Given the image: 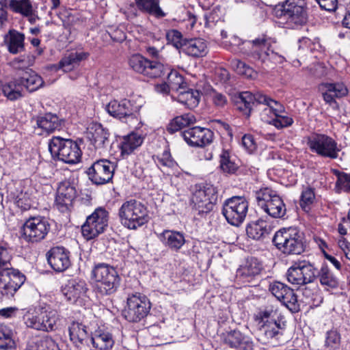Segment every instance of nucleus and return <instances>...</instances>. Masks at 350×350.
I'll use <instances>...</instances> for the list:
<instances>
[{
    "label": "nucleus",
    "mask_w": 350,
    "mask_h": 350,
    "mask_svg": "<svg viewBox=\"0 0 350 350\" xmlns=\"http://www.w3.org/2000/svg\"><path fill=\"white\" fill-rule=\"evenodd\" d=\"M12 255L10 251L0 246V294L1 297L10 298L23 284L25 276L17 269L10 268Z\"/></svg>",
    "instance_id": "1"
},
{
    "label": "nucleus",
    "mask_w": 350,
    "mask_h": 350,
    "mask_svg": "<svg viewBox=\"0 0 350 350\" xmlns=\"http://www.w3.org/2000/svg\"><path fill=\"white\" fill-rule=\"evenodd\" d=\"M274 12L275 16L291 29L303 26L308 21L306 0H286L275 6Z\"/></svg>",
    "instance_id": "2"
},
{
    "label": "nucleus",
    "mask_w": 350,
    "mask_h": 350,
    "mask_svg": "<svg viewBox=\"0 0 350 350\" xmlns=\"http://www.w3.org/2000/svg\"><path fill=\"white\" fill-rule=\"evenodd\" d=\"M303 233L296 227L282 228L276 231L272 242L286 255H298L305 251Z\"/></svg>",
    "instance_id": "3"
},
{
    "label": "nucleus",
    "mask_w": 350,
    "mask_h": 350,
    "mask_svg": "<svg viewBox=\"0 0 350 350\" xmlns=\"http://www.w3.org/2000/svg\"><path fill=\"white\" fill-rule=\"evenodd\" d=\"M91 279L95 283L96 291L101 295L114 293L120 283V278L116 269L106 263H98L94 267Z\"/></svg>",
    "instance_id": "4"
},
{
    "label": "nucleus",
    "mask_w": 350,
    "mask_h": 350,
    "mask_svg": "<svg viewBox=\"0 0 350 350\" xmlns=\"http://www.w3.org/2000/svg\"><path fill=\"white\" fill-rule=\"evenodd\" d=\"M118 215L120 223L131 230H135L148 221L146 207L136 200L124 202L119 209Z\"/></svg>",
    "instance_id": "5"
},
{
    "label": "nucleus",
    "mask_w": 350,
    "mask_h": 350,
    "mask_svg": "<svg viewBox=\"0 0 350 350\" xmlns=\"http://www.w3.org/2000/svg\"><path fill=\"white\" fill-rule=\"evenodd\" d=\"M49 150L53 158L69 164L79 163L82 155L81 150L76 142L59 136L53 137L50 139Z\"/></svg>",
    "instance_id": "6"
},
{
    "label": "nucleus",
    "mask_w": 350,
    "mask_h": 350,
    "mask_svg": "<svg viewBox=\"0 0 350 350\" xmlns=\"http://www.w3.org/2000/svg\"><path fill=\"white\" fill-rule=\"evenodd\" d=\"M258 206L274 219H284L286 207L282 198L275 191L265 187L256 192Z\"/></svg>",
    "instance_id": "7"
},
{
    "label": "nucleus",
    "mask_w": 350,
    "mask_h": 350,
    "mask_svg": "<svg viewBox=\"0 0 350 350\" xmlns=\"http://www.w3.org/2000/svg\"><path fill=\"white\" fill-rule=\"evenodd\" d=\"M150 308L151 304L147 297L137 293L128 296L122 315L128 321L137 323L147 317Z\"/></svg>",
    "instance_id": "8"
},
{
    "label": "nucleus",
    "mask_w": 350,
    "mask_h": 350,
    "mask_svg": "<svg viewBox=\"0 0 350 350\" xmlns=\"http://www.w3.org/2000/svg\"><path fill=\"white\" fill-rule=\"evenodd\" d=\"M287 280L295 286L312 284L317 278V269L308 261L295 262L286 273Z\"/></svg>",
    "instance_id": "9"
},
{
    "label": "nucleus",
    "mask_w": 350,
    "mask_h": 350,
    "mask_svg": "<svg viewBox=\"0 0 350 350\" xmlns=\"http://www.w3.org/2000/svg\"><path fill=\"white\" fill-rule=\"evenodd\" d=\"M216 187L209 184L197 185L191 197V204L199 214L211 212L217 202Z\"/></svg>",
    "instance_id": "10"
},
{
    "label": "nucleus",
    "mask_w": 350,
    "mask_h": 350,
    "mask_svg": "<svg viewBox=\"0 0 350 350\" xmlns=\"http://www.w3.org/2000/svg\"><path fill=\"white\" fill-rule=\"evenodd\" d=\"M128 64L133 72L151 79L160 77L164 72V66L161 62L150 60L139 53L131 55Z\"/></svg>",
    "instance_id": "11"
},
{
    "label": "nucleus",
    "mask_w": 350,
    "mask_h": 350,
    "mask_svg": "<svg viewBox=\"0 0 350 350\" xmlns=\"http://www.w3.org/2000/svg\"><path fill=\"white\" fill-rule=\"evenodd\" d=\"M109 213L103 207H98L89 215L81 226V232L85 239L90 240L102 234L108 226Z\"/></svg>",
    "instance_id": "12"
},
{
    "label": "nucleus",
    "mask_w": 350,
    "mask_h": 350,
    "mask_svg": "<svg viewBox=\"0 0 350 350\" xmlns=\"http://www.w3.org/2000/svg\"><path fill=\"white\" fill-rule=\"evenodd\" d=\"M248 206L244 197L233 196L224 202L222 213L229 224L239 226L245 219Z\"/></svg>",
    "instance_id": "13"
},
{
    "label": "nucleus",
    "mask_w": 350,
    "mask_h": 350,
    "mask_svg": "<svg viewBox=\"0 0 350 350\" xmlns=\"http://www.w3.org/2000/svg\"><path fill=\"white\" fill-rule=\"evenodd\" d=\"M49 230L50 224L45 218L33 217L23 224L22 237L28 243H38L46 237Z\"/></svg>",
    "instance_id": "14"
},
{
    "label": "nucleus",
    "mask_w": 350,
    "mask_h": 350,
    "mask_svg": "<svg viewBox=\"0 0 350 350\" xmlns=\"http://www.w3.org/2000/svg\"><path fill=\"white\" fill-rule=\"evenodd\" d=\"M307 144L312 152L320 156L331 159L338 156L337 143L326 135L314 133L308 137Z\"/></svg>",
    "instance_id": "15"
},
{
    "label": "nucleus",
    "mask_w": 350,
    "mask_h": 350,
    "mask_svg": "<svg viewBox=\"0 0 350 350\" xmlns=\"http://www.w3.org/2000/svg\"><path fill=\"white\" fill-rule=\"evenodd\" d=\"M116 166L107 159H99L92 163L86 173L92 183L102 185L112 180Z\"/></svg>",
    "instance_id": "16"
},
{
    "label": "nucleus",
    "mask_w": 350,
    "mask_h": 350,
    "mask_svg": "<svg viewBox=\"0 0 350 350\" xmlns=\"http://www.w3.org/2000/svg\"><path fill=\"white\" fill-rule=\"evenodd\" d=\"M105 109L110 116L120 120L124 119L127 124H134L137 121L133 106L129 100H113L106 105Z\"/></svg>",
    "instance_id": "17"
},
{
    "label": "nucleus",
    "mask_w": 350,
    "mask_h": 350,
    "mask_svg": "<svg viewBox=\"0 0 350 350\" xmlns=\"http://www.w3.org/2000/svg\"><path fill=\"white\" fill-rule=\"evenodd\" d=\"M243 52L248 56L267 63V57L271 51V43L265 36L256 38L252 41H245L242 42Z\"/></svg>",
    "instance_id": "18"
},
{
    "label": "nucleus",
    "mask_w": 350,
    "mask_h": 350,
    "mask_svg": "<svg viewBox=\"0 0 350 350\" xmlns=\"http://www.w3.org/2000/svg\"><path fill=\"white\" fill-rule=\"evenodd\" d=\"M185 142L191 146L204 147L212 143L214 134L209 129L195 126L182 133Z\"/></svg>",
    "instance_id": "19"
},
{
    "label": "nucleus",
    "mask_w": 350,
    "mask_h": 350,
    "mask_svg": "<svg viewBox=\"0 0 350 350\" xmlns=\"http://www.w3.org/2000/svg\"><path fill=\"white\" fill-rule=\"evenodd\" d=\"M76 196L75 187L69 181L61 182L55 198V205L57 209L62 213L70 211Z\"/></svg>",
    "instance_id": "20"
},
{
    "label": "nucleus",
    "mask_w": 350,
    "mask_h": 350,
    "mask_svg": "<svg viewBox=\"0 0 350 350\" xmlns=\"http://www.w3.org/2000/svg\"><path fill=\"white\" fill-rule=\"evenodd\" d=\"M257 98V104L259 105V110H260V118L264 122L270 124L271 120L278 113L284 112V106L269 96L258 94Z\"/></svg>",
    "instance_id": "21"
},
{
    "label": "nucleus",
    "mask_w": 350,
    "mask_h": 350,
    "mask_svg": "<svg viewBox=\"0 0 350 350\" xmlns=\"http://www.w3.org/2000/svg\"><path fill=\"white\" fill-rule=\"evenodd\" d=\"M34 133L38 135H49L60 129L62 120L54 113H46L35 118Z\"/></svg>",
    "instance_id": "22"
},
{
    "label": "nucleus",
    "mask_w": 350,
    "mask_h": 350,
    "mask_svg": "<svg viewBox=\"0 0 350 350\" xmlns=\"http://www.w3.org/2000/svg\"><path fill=\"white\" fill-rule=\"evenodd\" d=\"M262 270V265L257 258H248L237 269V278L243 283H250L260 273Z\"/></svg>",
    "instance_id": "23"
},
{
    "label": "nucleus",
    "mask_w": 350,
    "mask_h": 350,
    "mask_svg": "<svg viewBox=\"0 0 350 350\" xmlns=\"http://www.w3.org/2000/svg\"><path fill=\"white\" fill-rule=\"evenodd\" d=\"M51 268L57 272L66 270L70 265L69 252L62 247L51 248L46 254Z\"/></svg>",
    "instance_id": "24"
},
{
    "label": "nucleus",
    "mask_w": 350,
    "mask_h": 350,
    "mask_svg": "<svg viewBox=\"0 0 350 350\" xmlns=\"http://www.w3.org/2000/svg\"><path fill=\"white\" fill-rule=\"evenodd\" d=\"M110 133L100 124H94L88 131V138L96 149L106 150L110 146Z\"/></svg>",
    "instance_id": "25"
},
{
    "label": "nucleus",
    "mask_w": 350,
    "mask_h": 350,
    "mask_svg": "<svg viewBox=\"0 0 350 350\" xmlns=\"http://www.w3.org/2000/svg\"><path fill=\"white\" fill-rule=\"evenodd\" d=\"M152 159L164 175L179 177L182 174L179 172H176L178 165L177 162L172 158L168 149L165 150L161 154L153 156Z\"/></svg>",
    "instance_id": "26"
},
{
    "label": "nucleus",
    "mask_w": 350,
    "mask_h": 350,
    "mask_svg": "<svg viewBox=\"0 0 350 350\" xmlns=\"http://www.w3.org/2000/svg\"><path fill=\"white\" fill-rule=\"evenodd\" d=\"M87 291L88 288L85 282L79 279L68 280L62 289V293L67 300L73 303L84 296Z\"/></svg>",
    "instance_id": "27"
},
{
    "label": "nucleus",
    "mask_w": 350,
    "mask_h": 350,
    "mask_svg": "<svg viewBox=\"0 0 350 350\" xmlns=\"http://www.w3.org/2000/svg\"><path fill=\"white\" fill-rule=\"evenodd\" d=\"M144 137L135 132H132L120 138L118 147L120 150V155L123 158L134 152V151L142 146Z\"/></svg>",
    "instance_id": "28"
},
{
    "label": "nucleus",
    "mask_w": 350,
    "mask_h": 350,
    "mask_svg": "<svg viewBox=\"0 0 350 350\" xmlns=\"http://www.w3.org/2000/svg\"><path fill=\"white\" fill-rule=\"evenodd\" d=\"M324 100L332 105L336 104L335 98H341L347 94L348 90L342 83H322L319 86Z\"/></svg>",
    "instance_id": "29"
},
{
    "label": "nucleus",
    "mask_w": 350,
    "mask_h": 350,
    "mask_svg": "<svg viewBox=\"0 0 350 350\" xmlns=\"http://www.w3.org/2000/svg\"><path fill=\"white\" fill-rule=\"evenodd\" d=\"M88 57L85 52H71L64 55L59 62L57 68L65 72H70L79 66L81 61Z\"/></svg>",
    "instance_id": "30"
},
{
    "label": "nucleus",
    "mask_w": 350,
    "mask_h": 350,
    "mask_svg": "<svg viewBox=\"0 0 350 350\" xmlns=\"http://www.w3.org/2000/svg\"><path fill=\"white\" fill-rule=\"evenodd\" d=\"M91 340L93 347L97 350H110L115 343L112 334L100 328L92 334Z\"/></svg>",
    "instance_id": "31"
},
{
    "label": "nucleus",
    "mask_w": 350,
    "mask_h": 350,
    "mask_svg": "<svg viewBox=\"0 0 350 350\" xmlns=\"http://www.w3.org/2000/svg\"><path fill=\"white\" fill-rule=\"evenodd\" d=\"M183 52L193 57H204L207 53V44L202 38H191L185 40Z\"/></svg>",
    "instance_id": "32"
},
{
    "label": "nucleus",
    "mask_w": 350,
    "mask_h": 350,
    "mask_svg": "<svg viewBox=\"0 0 350 350\" xmlns=\"http://www.w3.org/2000/svg\"><path fill=\"white\" fill-rule=\"evenodd\" d=\"M159 239L165 246L173 251H178L185 243L183 233L169 230H163L159 235Z\"/></svg>",
    "instance_id": "33"
},
{
    "label": "nucleus",
    "mask_w": 350,
    "mask_h": 350,
    "mask_svg": "<svg viewBox=\"0 0 350 350\" xmlns=\"http://www.w3.org/2000/svg\"><path fill=\"white\" fill-rule=\"evenodd\" d=\"M225 342L230 347L241 348L243 350L254 349L252 340L238 330L230 332L226 338Z\"/></svg>",
    "instance_id": "34"
},
{
    "label": "nucleus",
    "mask_w": 350,
    "mask_h": 350,
    "mask_svg": "<svg viewBox=\"0 0 350 350\" xmlns=\"http://www.w3.org/2000/svg\"><path fill=\"white\" fill-rule=\"evenodd\" d=\"M270 232V226L262 219L251 222L246 227L247 235L254 240L262 239L268 236Z\"/></svg>",
    "instance_id": "35"
},
{
    "label": "nucleus",
    "mask_w": 350,
    "mask_h": 350,
    "mask_svg": "<svg viewBox=\"0 0 350 350\" xmlns=\"http://www.w3.org/2000/svg\"><path fill=\"white\" fill-rule=\"evenodd\" d=\"M135 3L140 11L157 18H161L166 15L160 7V0H135Z\"/></svg>",
    "instance_id": "36"
},
{
    "label": "nucleus",
    "mask_w": 350,
    "mask_h": 350,
    "mask_svg": "<svg viewBox=\"0 0 350 350\" xmlns=\"http://www.w3.org/2000/svg\"><path fill=\"white\" fill-rule=\"evenodd\" d=\"M34 188L31 187H24L14 197L15 204L21 211L29 210L33 204Z\"/></svg>",
    "instance_id": "37"
},
{
    "label": "nucleus",
    "mask_w": 350,
    "mask_h": 350,
    "mask_svg": "<svg viewBox=\"0 0 350 350\" xmlns=\"http://www.w3.org/2000/svg\"><path fill=\"white\" fill-rule=\"evenodd\" d=\"M18 79L21 82L22 87H25L30 92L36 91L44 83L42 78L31 69L25 71L23 77Z\"/></svg>",
    "instance_id": "38"
},
{
    "label": "nucleus",
    "mask_w": 350,
    "mask_h": 350,
    "mask_svg": "<svg viewBox=\"0 0 350 350\" xmlns=\"http://www.w3.org/2000/svg\"><path fill=\"white\" fill-rule=\"evenodd\" d=\"M200 97L201 94L198 90L186 87L178 92L177 100L187 108L193 109L198 105Z\"/></svg>",
    "instance_id": "39"
},
{
    "label": "nucleus",
    "mask_w": 350,
    "mask_h": 350,
    "mask_svg": "<svg viewBox=\"0 0 350 350\" xmlns=\"http://www.w3.org/2000/svg\"><path fill=\"white\" fill-rule=\"evenodd\" d=\"M25 350H59L57 342L49 336L33 338L30 339L26 346Z\"/></svg>",
    "instance_id": "40"
},
{
    "label": "nucleus",
    "mask_w": 350,
    "mask_h": 350,
    "mask_svg": "<svg viewBox=\"0 0 350 350\" xmlns=\"http://www.w3.org/2000/svg\"><path fill=\"white\" fill-rule=\"evenodd\" d=\"M317 277L321 284L327 290L336 288L339 286V279L334 274L327 265L317 270Z\"/></svg>",
    "instance_id": "41"
},
{
    "label": "nucleus",
    "mask_w": 350,
    "mask_h": 350,
    "mask_svg": "<svg viewBox=\"0 0 350 350\" xmlns=\"http://www.w3.org/2000/svg\"><path fill=\"white\" fill-rule=\"evenodd\" d=\"M25 36L16 30L9 31V37L7 40L8 51L12 54H17L25 49Z\"/></svg>",
    "instance_id": "42"
},
{
    "label": "nucleus",
    "mask_w": 350,
    "mask_h": 350,
    "mask_svg": "<svg viewBox=\"0 0 350 350\" xmlns=\"http://www.w3.org/2000/svg\"><path fill=\"white\" fill-rule=\"evenodd\" d=\"M70 340L77 347L82 345L87 338L86 326L81 323L73 321L68 327Z\"/></svg>",
    "instance_id": "43"
},
{
    "label": "nucleus",
    "mask_w": 350,
    "mask_h": 350,
    "mask_svg": "<svg viewBox=\"0 0 350 350\" xmlns=\"http://www.w3.org/2000/svg\"><path fill=\"white\" fill-rule=\"evenodd\" d=\"M196 122V118L191 113H185L174 118L168 124L167 130L170 133L180 131L185 126H188Z\"/></svg>",
    "instance_id": "44"
},
{
    "label": "nucleus",
    "mask_w": 350,
    "mask_h": 350,
    "mask_svg": "<svg viewBox=\"0 0 350 350\" xmlns=\"http://www.w3.org/2000/svg\"><path fill=\"white\" fill-rule=\"evenodd\" d=\"M23 87L18 79H15L2 86L1 91L10 100H16L22 97Z\"/></svg>",
    "instance_id": "45"
},
{
    "label": "nucleus",
    "mask_w": 350,
    "mask_h": 350,
    "mask_svg": "<svg viewBox=\"0 0 350 350\" xmlns=\"http://www.w3.org/2000/svg\"><path fill=\"white\" fill-rule=\"evenodd\" d=\"M283 295V297L280 298L279 301L290 311L292 312H297L300 310L297 296L291 288L288 286Z\"/></svg>",
    "instance_id": "46"
},
{
    "label": "nucleus",
    "mask_w": 350,
    "mask_h": 350,
    "mask_svg": "<svg viewBox=\"0 0 350 350\" xmlns=\"http://www.w3.org/2000/svg\"><path fill=\"white\" fill-rule=\"evenodd\" d=\"M43 324L44 331L51 332L56 329V324L59 319L58 314L57 310L51 309L50 308H43Z\"/></svg>",
    "instance_id": "47"
},
{
    "label": "nucleus",
    "mask_w": 350,
    "mask_h": 350,
    "mask_svg": "<svg viewBox=\"0 0 350 350\" xmlns=\"http://www.w3.org/2000/svg\"><path fill=\"white\" fill-rule=\"evenodd\" d=\"M10 9L22 16H29L32 12V5L30 0H8Z\"/></svg>",
    "instance_id": "48"
},
{
    "label": "nucleus",
    "mask_w": 350,
    "mask_h": 350,
    "mask_svg": "<svg viewBox=\"0 0 350 350\" xmlns=\"http://www.w3.org/2000/svg\"><path fill=\"white\" fill-rule=\"evenodd\" d=\"M12 330L4 325H0V349L8 350L14 348L15 342Z\"/></svg>",
    "instance_id": "49"
},
{
    "label": "nucleus",
    "mask_w": 350,
    "mask_h": 350,
    "mask_svg": "<svg viewBox=\"0 0 350 350\" xmlns=\"http://www.w3.org/2000/svg\"><path fill=\"white\" fill-rule=\"evenodd\" d=\"M167 81L172 88V91H176L177 93L187 86L183 77L176 70H172L167 75Z\"/></svg>",
    "instance_id": "50"
},
{
    "label": "nucleus",
    "mask_w": 350,
    "mask_h": 350,
    "mask_svg": "<svg viewBox=\"0 0 350 350\" xmlns=\"http://www.w3.org/2000/svg\"><path fill=\"white\" fill-rule=\"evenodd\" d=\"M219 157L220 167L223 172L234 174L237 170L238 165L231 160L228 150H223Z\"/></svg>",
    "instance_id": "51"
},
{
    "label": "nucleus",
    "mask_w": 350,
    "mask_h": 350,
    "mask_svg": "<svg viewBox=\"0 0 350 350\" xmlns=\"http://www.w3.org/2000/svg\"><path fill=\"white\" fill-rule=\"evenodd\" d=\"M293 122V118L284 111V112L278 113L271 120L270 124L278 129H282L291 126Z\"/></svg>",
    "instance_id": "52"
},
{
    "label": "nucleus",
    "mask_w": 350,
    "mask_h": 350,
    "mask_svg": "<svg viewBox=\"0 0 350 350\" xmlns=\"http://www.w3.org/2000/svg\"><path fill=\"white\" fill-rule=\"evenodd\" d=\"M43 319L42 308H41L36 314H32L27 317L25 324L28 327L44 331Z\"/></svg>",
    "instance_id": "53"
},
{
    "label": "nucleus",
    "mask_w": 350,
    "mask_h": 350,
    "mask_svg": "<svg viewBox=\"0 0 350 350\" xmlns=\"http://www.w3.org/2000/svg\"><path fill=\"white\" fill-rule=\"evenodd\" d=\"M232 68L241 75H243L247 78H252L255 75L254 70L247 65L245 62L234 59L230 62Z\"/></svg>",
    "instance_id": "54"
},
{
    "label": "nucleus",
    "mask_w": 350,
    "mask_h": 350,
    "mask_svg": "<svg viewBox=\"0 0 350 350\" xmlns=\"http://www.w3.org/2000/svg\"><path fill=\"white\" fill-rule=\"evenodd\" d=\"M315 195L314 190L310 187H306L303 190L301 198L300 206L305 211H309L310 206L314 202Z\"/></svg>",
    "instance_id": "55"
},
{
    "label": "nucleus",
    "mask_w": 350,
    "mask_h": 350,
    "mask_svg": "<svg viewBox=\"0 0 350 350\" xmlns=\"http://www.w3.org/2000/svg\"><path fill=\"white\" fill-rule=\"evenodd\" d=\"M166 38L169 43L172 44L176 49H183V43L186 39L183 38L182 33L176 29H171L166 33Z\"/></svg>",
    "instance_id": "56"
},
{
    "label": "nucleus",
    "mask_w": 350,
    "mask_h": 350,
    "mask_svg": "<svg viewBox=\"0 0 350 350\" xmlns=\"http://www.w3.org/2000/svg\"><path fill=\"white\" fill-rule=\"evenodd\" d=\"M279 329L280 325L274 322L273 323L263 325L260 328V331L263 332L265 338L269 340L275 338L280 334Z\"/></svg>",
    "instance_id": "57"
},
{
    "label": "nucleus",
    "mask_w": 350,
    "mask_h": 350,
    "mask_svg": "<svg viewBox=\"0 0 350 350\" xmlns=\"http://www.w3.org/2000/svg\"><path fill=\"white\" fill-rule=\"evenodd\" d=\"M258 94L254 95L250 92H241L239 94L237 102L247 105V107H245V109L248 111L247 109H252L255 103L257 104Z\"/></svg>",
    "instance_id": "58"
},
{
    "label": "nucleus",
    "mask_w": 350,
    "mask_h": 350,
    "mask_svg": "<svg viewBox=\"0 0 350 350\" xmlns=\"http://www.w3.org/2000/svg\"><path fill=\"white\" fill-rule=\"evenodd\" d=\"M340 337L336 330H330L327 332L325 345L330 349H336L340 344Z\"/></svg>",
    "instance_id": "59"
},
{
    "label": "nucleus",
    "mask_w": 350,
    "mask_h": 350,
    "mask_svg": "<svg viewBox=\"0 0 350 350\" xmlns=\"http://www.w3.org/2000/svg\"><path fill=\"white\" fill-rule=\"evenodd\" d=\"M288 286L280 282H274L269 284V291L271 294L279 300L283 297V294L287 288Z\"/></svg>",
    "instance_id": "60"
},
{
    "label": "nucleus",
    "mask_w": 350,
    "mask_h": 350,
    "mask_svg": "<svg viewBox=\"0 0 350 350\" xmlns=\"http://www.w3.org/2000/svg\"><path fill=\"white\" fill-rule=\"evenodd\" d=\"M210 96L213 104L217 107H224L227 103V98L222 93L213 90L210 93Z\"/></svg>",
    "instance_id": "61"
},
{
    "label": "nucleus",
    "mask_w": 350,
    "mask_h": 350,
    "mask_svg": "<svg viewBox=\"0 0 350 350\" xmlns=\"http://www.w3.org/2000/svg\"><path fill=\"white\" fill-rule=\"evenodd\" d=\"M10 66L15 70H23L27 68L29 66V62L27 61V57L21 56L12 59L10 63Z\"/></svg>",
    "instance_id": "62"
},
{
    "label": "nucleus",
    "mask_w": 350,
    "mask_h": 350,
    "mask_svg": "<svg viewBox=\"0 0 350 350\" xmlns=\"http://www.w3.org/2000/svg\"><path fill=\"white\" fill-rule=\"evenodd\" d=\"M336 185L345 191H350V174L342 173L338 176Z\"/></svg>",
    "instance_id": "63"
},
{
    "label": "nucleus",
    "mask_w": 350,
    "mask_h": 350,
    "mask_svg": "<svg viewBox=\"0 0 350 350\" xmlns=\"http://www.w3.org/2000/svg\"><path fill=\"white\" fill-rule=\"evenodd\" d=\"M241 144L245 150H247L249 152H254L256 148V145L254 137L251 135H243L242 137Z\"/></svg>",
    "instance_id": "64"
}]
</instances>
